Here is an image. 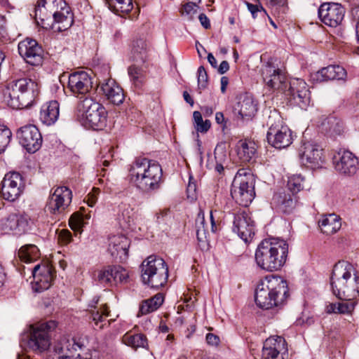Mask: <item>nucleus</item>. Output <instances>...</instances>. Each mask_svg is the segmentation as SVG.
Masks as SVG:
<instances>
[{
	"label": "nucleus",
	"instance_id": "5701e85b",
	"mask_svg": "<svg viewBox=\"0 0 359 359\" xmlns=\"http://www.w3.org/2000/svg\"><path fill=\"white\" fill-rule=\"evenodd\" d=\"M287 348L285 340L281 337L266 339L262 348V359H285Z\"/></svg>",
	"mask_w": 359,
	"mask_h": 359
},
{
	"label": "nucleus",
	"instance_id": "72a5a7b5",
	"mask_svg": "<svg viewBox=\"0 0 359 359\" xmlns=\"http://www.w3.org/2000/svg\"><path fill=\"white\" fill-rule=\"evenodd\" d=\"M321 125L323 129L332 136L341 135L344 131L343 121L334 115L325 118Z\"/></svg>",
	"mask_w": 359,
	"mask_h": 359
},
{
	"label": "nucleus",
	"instance_id": "e433bc0d",
	"mask_svg": "<svg viewBox=\"0 0 359 359\" xmlns=\"http://www.w3.org/2000/svg\"><path fill=\"white\" fill-rule=\"evenodd\" d=\"M132 57L136 62H144L147 57V44L143 39H138L133 41L132 48Z\"/></svg>",
	"mask_w": 359,
	"mask_h": 359
},
{
	"label": "nucleus",
	"instance_id": "f704fd0d",
	"mask_svg": "<svg viewBox=\"0 0 359 359\" xmlns=\"http://www.w3.org/2000/svg\"><path fill=\"white\" fill-rule=\"evenodd\" d=\"M163 300L164 298L163 294L158 293L153 297L142 301L140 306L137 316L147 315L155 311L161 306Z\"/></svg>",
	"mask_w": 359,
	"mask_h": 359
},
{
	"label": "nucleus",
	"instance_id": "13d9d810",
	"mask_svg": "<svg viewBox=\"0 0 359 359\" xmlns=\"http://www.w3.org/2000/svg\"><path fill=\"white\" fill-rule=\"evenodd\" d=\"M199 21L201 24V25L205 29H209L210 27V22L208 18L206 16L204 13H201L198 16Z\"/></svg>",
	"mask_w": 359,
	"mask_h": 359
},
{
	"label": "nucleus",
	"instance_id": "603ef678",
	"mask_svg": "<svg viewBox=\"0 0 359 359\" xmlns=\"http://www.w3.org/2000/svg\"><path fill=\"white\" fill-rule=\"evenodd\" d=\"M198 3H195L194 1L188 2L183 7V13H186L187 15L196 13L198 8Z\"/></svg>",
	"mask_w": 359,
	"mask_h": 359
},
{
	"label": "nucleus",
	"instance_id": "69168bd1",
	"mask_svg": "<svg viewBox=\"0 0 359 359\" xmlns=\"http://www.w3.org/2000/svg\"><path fill=\"white\" fill-rule=\"evenodd\" d=\"M183 97H184V100L190 104L191 106H193L194 105V100L193 99L191 98V97L189 95V94L187 92V91H184L183 93Z\"/></svg>",
	"mask_w": 359,
	"mask_h": 359
},
{
	"label": "nucleus",
	"instance_id": "39448f33",
	"mask_svg": "<svg viewBox=\"0 0 359 359\" xmlns=\"http://www.w3.org/2000/svg\"><path fill=\"white\" fill-rule=\"evenodd\" d=\"M330 284L333 294L339 299L349 301L359 296V276L348 262L339 261L334 266Z\"/></svg>",
	"mask_w": 359,
	"mask_h": 359
},
{
	"label": "nucleus",
	"instance_id": "052dcab7",
	"mask_svg": "<svg viewBox=\"0 0 359 359\" xmlns=\"http://www.w3.org/2000/svg\"><path fill=\"white\" fill-rule=\"evenodd\" d=\"M208 62L210 64V65L213 68H217V60L215 59L214 55L212 53H210L208 54Z\"/></svg>",
	"mask_w": 359,
	"mask_h": 359
},
{
	"label": "nucleus",
	"instance_id": "473e14b6",
	"mask_svg": "<svg viewBox=\"0 0 359 359\" xmlns=\"http://www.w3.org/2000/svg\"><path fill=\"white\" fill-rule=\"evenodd\" d=\"M319 227L323 233L330 235L341 228L339 217L335 214L323 215L318 221Z\"/></svg>",
	"mask_w": 359,
	"mask_h": 359
},
{
	"label": "nucleus",
	"instance_id": "9b49d317",
	"mask_svg": "<svg viewBox=\"0 0 359 359\" xmlns=\"http://www.w3.org/2000/svg\"><path fill=\"white\" fill-rule=\"evenodd\" d=\"M269 130L266 134L268 143L276 149H281L289 147L292 142V132L284 125L280 115L271 111L267 121Z\"/></svg>",
	"mask_w": 359,
	"mask_h": 359
},
{
	"label": "nucleus",
	"instance_id": "09e8293b",
	"mask_svg": "<svg viewBox=\"0 0 359 359\" xmlns=\"http://www.w3.org/2000/svg\"><path fill=\"white\" fill-rule=\"evenodd\" d=\"M246 5L248 11L251 13L253 18H256L257 15L259 13L263 17L267 15V13L265 9L262 6L256 4H252L248 2H246Z\"/></svg>",
	"mask_w": 359,
	"mask_h": 359
},
{
	"label": "nucleus",
	"instance_id": "5fc2aeb1",
	"mask_svg": "<svg viewBox=\"0 0 359 359\" xmlns=\"http://www.w3.org/2000/svg\"><path fill=\"white\" fill-rule=\"evenodd\" d=\"M337 313H348L351 311L353 306L347 303L339 302L336 304Z\"/></svg>",
	"mask_w": 359,
	"mask_h": 359
},
{
	"label": "nucleus",
	"instance_id": "0e129e2a",
	"mask_svg": "<svg viewBox=\"0 0 359 359\" xmlns=\"http://www.w3.org/2000/svg\"><path fill=\"white\" fill-rule=\"evenodd\" d=\"M215 121L218 124H222L224 122V117L223 113L217 112L215 114Z\"/></svg>",
	"mask_w": 359,
	"mask_h": 359
},
{
	"label": "nucleus",
	"instance_id": "3c124183",
	"mask_svg": "<svg viewBox=\"0 0 359 359\" xmlns=\"http://www.w3.org/2000/svg\"><path fill=\"white\" fill-rule=\"evenodd\" d=\"M192 177H189V182L187 188V198L191 201L197 198L196 184L195 182H191Z\"/></svg>",
	"mask_w": 359,
	"mask_h": 359
},
{
	"label": "nucleus",
	"instance_id": "0eeeda50",
	"mask_svg": "<svg viewBox=\"0 0 359 359\" xmlns=\"http://www.w3.org/2000/svg\"><path fill=\"white\" fill-rule=\"evenodd\" d=\"M39 91L38 83L30 79H14L3 90L4 101L13 109L26 108L32 104Z\"/></svg>",
	"mask_w": 359,
	"mask_h": 359
},
{
	"label": "nucleus",
	"instance_id": "412c9836",
	"mask_svg": "<svg viewBox=\"0 0 359 359\" xmlns=\"http://www.w3.org/2000/svg\"><path fill=\"white\" fill-rule=\"evenodd\" d=\"M335 170L340 174L351 176L357 172L358 159L352 152L340 150L333 157Z\"/></svg>",
	"mask_w": 359,
	"mask_h": 359
},
{
	"label": "nucleus",
	"instance_id": "338daca9",
	"mask_svg": "<svg viewBox=\"0 0 359 359\" xmlns=\"http://www.w3.org/2000/svg\"><path fill=\"white\" fill-rule=\"evenodd\" d=\"M326 310H327V312L329 313H337V309L336 306V304H330L327 306Z\"/></svg>",
	"mask_w": 359,
	"mask_h": 359
},
{
	"label": "nucleus",
	"instance_id": "cd10ccee",
	"mask_svg": "<svg viewBox=\"0 0 359 359\" xmlns=\"http://www.w3.org/2000/svg\"><path fill=\"white\" fill-rule=\"evenodd\" d=\"M129 246L130 241L123 235H114L109 238L108 250L116 259L123 260L127 258Z\"/></svg>",
	"mask_w": 359,
	"mask_h": 359
},
{
	"label": "nucleus",
	"instance_id": "bb28decb",
	"mask_svg": "<svg viewBox=\"0 0 359 359\" xmlns=\"http://www.w3.org/2000/svg\"><path fill=\"white\" fill-rule=\"evenodd\" d=\"M29 217L26 215L11 213L1 220V227L5 233L13 231L15 234H22L27 230Z\"/></svg>",
	"mask_w": 359,
	"mask_h": 359
},
{
	"label": "nucleus",
	"instance_id": "9d476101",
	"mask_svg": "<svg viewBox=\"0 0 359 359\" xmlns=\"http://www.w3.org/2000/svg\"><path fill=\"white\" fill-rule=\"evenodd\" d=\"M140 268L144 284L153 288H159L167 283L168 267L163 259L150 255L142 262Z\"/></svg>",
	"mask_w": 359,
	"mask_h": 359
},
{
	"label": "nucleus",
	"instance_id": "bf43d9fd",
	"mask_svg": "<svg viewBox=\"0 0 359 359\" xmlns=\"http://www.w3.org/2000/svg\"><path fill=\"white\" fill-rule=\"evenodd\" d=\"M229 69V62L226 60L222 61L217 71L220 74H224Z\"/></svg>",
	"mask_w": 359,
	"mask_h": 359
},
{
	"label": "nucleus",
	"instance_id": "c756f323",
	"mask_svg": "<svg viewBox=\"0 0 359 359\" xmlns=\"http://www.w3.org/2000/svg\"><path fill=\"white\" fill-rule=\"evenodd\" d=\"M257 111V104L252 97L248 95L241 97L234 107V111L243 119H250L255 115Z\"/></svg>",
	"mask_w": 359,
	"mask_h": 359
},
{
	"label": "nucleus",
	"instance_id": "aec40b11",
	"mask_svg": "<svg viewBox=\"0 0 359 359\" xmlns=\"http://www.w3.org/2000/svg\"><path fill=\"white\" fill-rule=\"evenodd\" d=\"M18 52L26 63L38 66L43 62V50L38 42L27 38L18 44Z\"/></svg>",
	"mask_w": 359,
	"mask_h": 359
},
{
	"label": "nucleus",
	"instance_id": "a18cd8bd",
	"mask_svg": "<svg viewBox=\"0 0 359 359\" xmlns=\"http://www.w3.org/2000/svg\"><path fill=\"white\" fill-rule=\"evenodd\" d=\"M84 224L83 215L79 212H74L69 220L71 229L74 231H81Z\"/></svg>",
	"mask_w": 359,
	"mask_h": 359
},
{
	"label": "nucleus",
	"instance_id": "79ce46f5",
	"mask_svg": "<svg viewBox=\"0 0 359 359\" xmlns=\"http://www.w3.org/2000/svg\"><path fill=\"white\" fill-rule=\"evenodd\" d=\"M305 179L301 175H293L288 178L287 187L285 190L290 193L297 194L299 191L304 188Z\"/></svg>",
	"mask_w": 359,
	"mask_h": 359
},
{
	"label": "nucleus",
	"instance_id": "f8f14e48",
	"mask_svg": "<svg viewBox=\"0 0 359 359\" xmlns=\"http://www.w3.org/2000/svg\"><path fill=\"white\" fill-rule=\"evenodd\" d=\"M231 195L240 205L248 206L255 196L253 175L245 169L238 170L232 183Z\"/></svg>",
	"mask_w": 359,
	"mask_h": 359
},
{
	"label": "nucleus",
	"instance_id": "4c0bfd02",
	"mask_svg": "<svg viewBox=\"0 0 359 359\" xmlns=\"http://www.w3.org/2000/svg\"><path fill=\"white\" fill-rule=\"evenodd\" d=\"M18 256L22 262L30 263L39 257V250L35 245H26L19 250Z\"/></svg>",
	"mask_w": 359,
	"mask_h": 359
},
{
	"label": "nucleus",
	"instance_id": "20e7f679",
	"mask_svg": "<svg viewBox=\"0 0 359 359\" xmlns=\"http://www.w3.org/2000/svg\"><path fill=\"white\" fill-rule=\"evenodd\" d=\"M130 181L137 189L145 193L160 189L163 182V170L156 161L138 157L129 170Z\"/></svg>",
	"mask_w": 359,
	"mask_h": 359
},
{
	"label": "nucleus",
	"instance_id": "f03ea898",
	"mask_svg": "<svg viewBox=\"0 0 359 359\" xmlns=\"http://www.w3.org/2000/svg\"><path fill=\"white\" fill-rule=\"evenodd\" d=\"M34 13L37 25L45 29L62 32L74 22L70 7L64 0H39Z\"/></svg>",
	"mask_w": 359,
	"mask_h": 359
},
{
	"label": "nucleus",
	"instance_id": "de8ad7c7",
	"mask_svg": "<svg viewBox=\"0 0 359 359\" xmlns=\"http://www.w3.org/2000/svg\"><path fill=\"white\" fill-rule=\"evenodd\" d=\"M208 74L203 66H200L198 69V85L201 89H204L207 86Z\"/></svg>",
	"mask_w": 359,
	"mask_h": 359
},
{
	"label": "nucleus",
	"instance_id": "ddd939ff",
	"mask_svg": "<svg viewBox=\"0 0 359 359\" xmlns=\"http://www.w3.org/2000/svg\"><path fill=\"white\" fill-rule=\"evenodd\" d=\"M2 197L8 201H15L22 194L25 180L18 172H9L5 175L1 182Z\"/></svg>",
	"mask_w": 359,
	"mask_h": 359
},
{
	"label": "nucleus",
	"instance_id": "b1692460",
	"mask_svg": "<svg viewBox=\"0 0 359 359\" xmlns=\"http://www.w3.org/2000/svg\"><path fill=\"white\" fill-rule=\"evenodd\" d=\"M86 346L81 339L70 338L63 336L54 346V351L57 354V358H72L78 351H83Z\"/></svg>",
	"mask_w": 359,
	"mask_h": 359
},
{
	"label": "nucleus",
	"instance_id": "ea45409f",
	"mask_svg": "<svg viewBox=\"0 0 359 359\" xmlns=\"http://www.w3.org/2000/svg\"><path fill=\"white\" fill-rule=\"evenodd\" d=\"M117 219L120 225L123 228L130 227L133 223V210L128 205L123 204L119 206Z\"/></svg>",
	"mask_w": 359,
	"mask_h": 359
},
{
	"label": "nucleus",
	"instance_id": "49530a36",
	"mask_svg": "<svg viewBox=\"0 0 359 359\" xmlns=\"http://www.w3.org/2000/svg\"><path fill=\"white\" fill-rule=\"evenodd\" d=\"M111 278V273H110L109 266L99 271L97 273V281L105 286H112Z\"/></svg>",
	"mask_w": 359,
	"mask_h": 359
},
{
	"label": "nucleus",
	"instance_id": "a19ab883",
	"mask_svg": "<svg viewBox=\"0 0 359 359\" xmlns=\"http://www.w3.org/2000/svg\"><path fill=\"white\" fill-rule=\"evenodd\" d=\"M110 273H111V285H117L119 283L127 282L129 276L127 271L121 266H109Z\"/></svg>",
	"mask_w": 359,
	"mask_h": 359
},
{
	"label": "nucleus",
	"instance_id": "423d86ee",
	"mask_svg": "<svg viewBox=\"0 0 359 359\" xmlns=\"http://www.w3.org/2000/svg\"><path fill=\"white\" fill-rule=\"evenodd\" d=\"M288 253V245L284 240L276 238L265 239L258 245L255 261L259 267L267 271H275L285 264Z\"/></svg>",
	"mask_w": 359,
	"mask_h": 359
},
{
	"label": "nucleus",
	"instance_id": "680f3d73",
	"mask_svg": "<svg viewBox=\"0 0 359 359\" xmlns=\"http://www.w3.org/2000/svg\"><path fill=\"white\" fill-rule=\"evenodd\" d=\"M193 118L195 123V126L198 123L202 122L203 118L201 112L196 111L193 113Z\"/></svg>",
	"mask_w": 359,
	"mask_h": 359
},
{
	"label": "nucleus",
	"instance_id": "864d4df0",
	"mask_svg": "<svg viewBox=\"0 0 359 359\" xmlns=\"http://www.w3.org/2000/svg\"><path fill=\"white\" fill-rule=\"evenodd\" d=\"M210 126L211 123L209 120H205V121L203 120L202 122L195 126V128L198 132L205 133L210 129Z\"/></svg>",
	"mask_w": 359,
	"mask_h": 359
},
{
	"label": "nucleus",
	"instance_id": "a878e982",
	"mask_svg": "<svg viewBox=\"0 0 359 359\" xmlns=\"http://www.w3.org/2000/svg\"><path fill=\"white\" fill-rule=\"evenodd\" d=\"M96 90L99 94L102 95L113 104L118 105L122 104L124 100L123 89L112 79L104 80L99 84Z\"/></svg>",
	"mask_w": 359,
	"mask_h": 359
},
{
	"label": "nucleus",
	"instance_id": "4468645a",
	"mask_svg": "<svg viewBox=\"0 0 359 359\" xmlns=\"http://www.w3.org/2000/svg\"><path fill=\"white\" fill-rule=\"evenodd\" d=\"M19 143L29 152L38 151L42 144V136L34 125L29 124L20 128L16 133Z\"/></svg>",
	"mask_w": 359,
	"mask_h": 359
},
{
	"label": "nucleus",
	"instance_id": "2f4dec72",
	"mask_svg": "<svg viewBox=\"0 0 359 359\" xmlns=\"http://www.w3.org/2000/svg\"><path fill=\"white\" fill-rule=\"evenodd\" d=\"M257 147L255 142L251 140H240L237 144V155L243 163L253 161L257 156Z\"/></svg>",
	"mask_w": 359,
	"mask_h": 359
},
{
	"label": "nucleus",
	"instance_id": "6e6d98bb",
	"mask_svg": "<svg viewBox=\"0 0 359 359\" xmlns=\"http://www.w3.org/2000/svg\"><path fill=\"white\" fill-rule=\"evenodd\" d=\"M7 38V30L6 27V18L4 16H0V39Z\"/></svg>",
	"mask_w": 359,
	"mask_h": 359
},
{
	"label": "nucleus",
	"instance_id": "e2e57ef3",
	"mask_svg": "<svg viewBox=\"0 0 359 359\" xmlns=\"http://www.w3.org/2000/svg\"><path fill=\"white\" fill-rule=\"evenodd\" d=\"M229 83V79L226 76H222L221 78V91L222 93H225L226 86Z\"/></svg>",
	"mask_w": 359,
	"mask_h": 359
},
{
	"label": "nucleus",
	"instance_id": "6ab92c4d",
	"mask_svg": "<svg viewBox=\"0 0 359 359\" xmlns=\"http://www.w3.org/2000/svg\"><path fill=\"white\" fill-rule=\"evenodd\" d=\"M93 78L84 71L75 72L69 76L67 88L80 100L86 97V94L93 88Z\"/></svg>",
	"mask_w": 359,
	"mask_h": 359
},
{
	"label": "nucleus",
	"instance_id": "c85d7f7f",
	"mask_svg": "<svg viewBox=\"0 0 359 359\" xmlns=\"http://www.w3.org/2000/svg\"><path fill=\"white\" fill-rule=\"evenodd\" d=\"M346 69L340 65H329L316 74V79L320 82L334 79L346 81Z\"/></svg>",
	"mask_w": 359,
	"mask_h": 359
},
{
	"label": "nucleus",
	"instance_id": "393cba45",
	"mask_svg": "<svg viewBox=\"0 0 359 359\" xmlns=\"http://www.w3.org/2000/svg\"><path fill=\"white\" fill-rule=\"evenodd\" d=\"M298 196L285 189H281L274 193L271 204L278 211L285 214L291 213L295 208Z\"/></svg>",
	"mask_w": 359,
	"mask_h": 359
},
{
	"label": "nucleus",
	"instance_id": "2eb2a0df",
	"mask_svg": "<svg viewBox=\"0 0 359 359\" xmlns=\"http://www.w3.org/2000/svg\"><path fill=\"white\" fill-rule=\"evenodd\" d=\"M72 198V191L68 187H57L51 190L46 208L52 214H61L69 205Z\"/></svg>",
	"mask_w": 359,
	"mask_h": 359
},
{
	"label": "nucleus",
	"instance_id": "4be33fe9",
	"mask_svg": "<svg viewBox=\"0 0 359 359\" xmlns=\"http://www.w3.org/2000/svg\"><path fill=\"white\" fill-rule=\"evenodd\" d=\"M344 14V8L337 3L323 4L318 9V16L320 20L326 25L333 27L341 22Z\"/></svg>",
	"mask_w": 359,
	"mask_h": 359
},
{
	"label": "nucleus",
	"instance_id": "f3484780",
	"mask_svg": "<svg viewBox=\"0 0 359 359\" xmlns=\"http://www.w3.org/2000/svg\"><path fill=\"white\" fill-rule=\"evenodd\" d=\"M301 163L316 169L322 167L324 163V156L320 147L313 142H304L299 149Z\"/></svg>",
	"mask_w": 359,
	"mask_h": 359
},
{
	"label": "nucleus",
	"instance_id": "dca6fc26",
	"mask_svg": "<svg viewBox=\"0 0 359 359\" xmlns=\"http://www.w3.org/2000/svg\"><path fill=\"white\" fill-rule=\"evenodd\" d=\"M32 273L34 278L32 288L36 292H41L48 290L55 276V269L48 264H37L32 269Z\"/></svg>",
	"mask_w": 359,
	"mask_h": 359
},
{
	"label": "nucleus",
	"instance_id": "a211bd4d",
	"mask_svg": "<svg viewBox=\"0 0 359 359\" xmlns=\"http://www.w3.org/2000/svg\"><path fill=\"white\" fill-rule=\"evenodd\" d=\"M233 218L232 230L245 242H248L255 234V222L245 211H238L231 214Z\"/></svg>",
	"mask_w": 359,
	"mask_h": 359
},
{
	"label": "nucleus",
	"instance_id": "58836bf2",
	"mask_svg": "<svg viewBox=\"0 0 359 359\" xmlns=\"http://www.w3.org/2000/svg\"><path fill=\"white\" fill-rule=\"evenodd\" d=\"M110 10L116 13H128L133 8V0H106Z\"/></svg>",
	"mask_w": 359,
	"mask_h": 359
},
{
	"label": "nucleus",
	"instance_id": "6e6552de",
	"mask_svg": "<svg viewBox=\"0 0 359 359\" xmlns=\"http://www.w3.org/2000/svg\"><path fill=\"white\" fill-rule=\"evenodd\" d=\"M76 116L85 128L100 130L107 126L108 112L101 103L86 97L79 102Z\"/></svg>",
	"mask_w": 359,
	"mask_h": 359
},
{
	"label": "nucleus",
	"instance_id": "7c9ffc66",
	"mask_svg": "<svg viewBox=\"0 0 359 359\" xmlns=\"http://www.w3.org/2000/svg\"><path fill=\"white\" fill-rule=\"evenodd\" d=\"M59 103L55 100L44 104L40 111L39 118L41 121L46 126L54 124L59 117Z\"/></svg>",
	"mask_w": 359,
	"mask_h": 359
},
{
	"label": "nucleus",
	"instance_id": "4d7b16f0",
	"mask_svg": "<svg viewBox=\"0 0 359 359\" xmlns=\"http://www.w3.org/2000/svg\"><path fill=\"white\" fill-rule=\"evenodd\" d=\"M206 341H207V343L210 345L217 346L219 343V338L218 336H217L214 334L208 333L206 335Z\"/></svg>",
	"mask_w": 359,
	"mask_h": 359
},
{
	"label": "nucleus",
	"instance_id": "f257e3e1",
	"mask_svg": "<svg viewBox=\"0 0 359 359\" xmlns=\"http://www.w3.org/2000/svg\"><path fill=\"white\" fill-rule=\"evenodd\" d=\"M262 74L266 86L270 89L284 93L302 109L309 105L310 92L304 80L294 79L288 82L285 72L275 66L271 60L263 66Z\"/></svg>",
	"mask_w": 359,
	"mask_h": 359
},
{
	"label": "nucleus",
	"instance_id": "8fccbe9b",
	"mask_svg": "<svg viewBox=\"0 0 359 359\" xmlns=\"http://www.w3.org/2000/svg\"><path fill=\"white\" fill-rule=\"evenodd\" d=\"M58 242L61 245H67L72 240V235L71 232L67 229H62L58 234Z\"/></svg>",
	"mask_w": 359,
	"mask_h": 359
},
{
	"label": "nucleus",
	"instance_id": "37998d69",
	"mask_svg": "<svg viewBox=\"0 0 359 359\" xmlns=\"http://www.w3.org/2000/svg\"><path fill=\"white\" fill-rule=\"evenodd\" d=\"M90 318L94 321L95 325L99 326L100 329L103 327V325H99V323H102L104 316H108L109 311L107 304H102L100 307L93 306L90 310Z\"/></svg>",
	"mask_w": 359,
	"mask_h": 359
},
{
	"label": "nucleus",
	"instance_id": "7ed1b4c3",
	"mask_svg": "<svg viewBox=\"0 0 359 359\" xmlns=\"http://www.w3.org/2000/svg\"><path fill=\"white\" fill-rule=\"evenodd\" d=\"M290 297L287 281L280 276L271 275L261 280L255 289V303L262 309L283 306Z\"/></svg>",
	"mask_w": 359,
	"mask_h": 359
},
{
	"label": "nucleus",
	"instance_id": "774afa93",
	"mask_svg": "<svg viewBox=\"0 0 359 359\" xmlns=\"http://www.w3.org/2000/svg\"><path fill=\"white\" fill-rule=\"evenodd\" d=\"M354 21L355 22V33L358 41L359 42V18H354Z\"/></svg>",
	"mask_w": 359,
	"mask_h": 359
},
{
	"label": "nucleus",
	"instance_id": "c9c22d12",
	"mask_svg": "<svg viewBox=\"0 0 359 359\" xmlns=\"http://www.w3.org/2000/svg\"><path fill=\"white\" fill-rule=\"evenodd\" d=\"M123 342L133 348H146L148 343L146 336L142 333H135L133 331L126 332L122 338Z\"/></svg>",
	"mask_w": 359,
	"mask_h": 359
},
{
	"label": "nucleus",
	"instance_id": "c03bdc74",
	"mask_svg": "<svg viewBox=\"0 0 359 359\" xmlns=\"http://www.w3.org/2000/svg\"><path fill=\"white\" fill-rule=\"evenodd\" d=\"M130 80L137 88H140L144 81L143 71L135 65L130 66L128 69Z\"/></svg>",
	"mask_w": 359,
	"mask_h": 359
},
{
	"label": "nucleus",
	"instance_id": "1a4fd4ad",
	"mask_svg": "<svg viewBox=\"0 0 359 359\" xmlns=\"http://www.w3.org/2000/svg\"><path fill=\"white\" fill-rule=\"evenodd\" d=\"M57 323L54 320L30 325L29 331L24 333L20 344L36 353H42L50 346V332L55 330Z\"/></svg>",
	"mask_w": 359,
	"mask_h": 359
}]
</instances>
